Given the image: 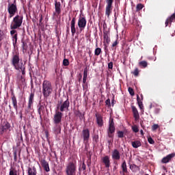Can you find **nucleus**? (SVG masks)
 <instances>
[{
    "mask_svg": "<svg viewBox=\"0 0 175 175\" xmlns=\"http://www.w3.org/2000/svg\"><path fill=\"white\" fill-rule=\"evenodd\" d=\"M53 94V85L50 81L44 80L42 83V94L44 98H48Z\"/></svg>",
    "mask_w": 175,
    "mask_h": 175,
    "instance_id": "1",
    "label": "nucleus"
},
{
    "mask_svg": "<svg viewBox=\"0 0 175 175\" xmlns=\"http://www.w3.org/2000/svg\"><path fill=\"white\" fill-rule=\"evenodd\" d=\"M77 170V162L76 160L70 161L66 167V175H76V170Z\"/></svg>",
    "mask_w": 175,
    "mask_h": 175,
    "instance_id": "2",
    "label": "nucleus"
},
{
    "mask_svg": "<svg viewBox=\"0 0 175 175\" xmlns=\"http://www.w3.org/2000/svg\"><path fill=\"white\" fill-rule=\"evenodd\" d=\"M23 17L20 15H16L15 17L13 18V20L10 25L11 29H17L23 25Z\"/></svg>",
    "mask_w": 175,
    "mask_h": 175,
    "instance_id": "3",
    "label": "nucleus"
},
{
    "mask_svg": "<svg viewBox=\"0 0 175 175\" xmlns=\"http://www.w3.org/2000/svg\"><path fill=\"white\" fill-rule=\"evenodd\" d=\"M8 12L9 13V18H12V17L14 16L16 13L18 12L17 9V3L16 0H14L13 3H9L8 5Z\"/></svg>",
    "mask_w": 175,
    "mask_h": 175,
    "instance_id": "4",
    "label": "nucleus"
},
{
    "mask_svg": "<svg viewBox=\"0 0 175 175\" xmlns=\"http://www.w3.org/2000/svg\"><path fill=\"white\" fill-rule=\"evenodd\" d=\"M70 106V102H69V99H67L64 102L62 101L58 102L57 104V109L59 110L61 113L63 111H66V110H68L69 107Z\"/></svg>",
    "mask_w": 175,
    "mask_h": 175,
    "instance_id": "5",
    "label": "nucleus"
},
{
    "mask_svg": "<svg viewBox=\"0 0 175 175\" xmlns=\"http://www.w3.org/2000/svg\"><path fill=\"white\" fill-rule=\"evenodd\" d=\"M113 2L114 0H106L105 16H107V18H110V14L113 12Z\"/></svg>",
    "mask_w": 175,
    "mask_h": 175,
    "instance_id": "6",
    "label": "nucleus"
},
{
    "mask_svg": "<svg viewBox=\"0 0 175 175\" xmlns=\"http://www.w3.org/2000/svg\"><path fill=\"white\" fill-rule=\"evenodd\" d=\"M18 64H20V53H16L12 55V64L16 70H18V68L21 65Z\"/></svg>",
    "mask_w": 175,
    "mask_h": 175,
    "instance_id": "7",
    "label": "nucleus"
},
{
    "mask_svg": "<svg viewBox=\"0 0 175 175\" xmlns=\"http://www.w3.org/2000/svg\"><path fill=\"white\" fill-rule=\"evenodd\" d=\"M86 26H87V19H85V17L80 16L78 19V27L79 29L80 33H81V32L84 31Z\"/></svg>",
    "mask_w": 175,
    "mask_h": 175,
    "instance_id": "8",
    "label": "nucleus"
},
{
    "mask_svg": "<svg viewBox=\"0 0 175 175\" xmlns=\"http://www.w3.org/2000/svg\"><path fill=\"white\" fill-rule=\"evenodd\" d=\"M116 132V126H114V119H110L109 120V125L108 129V136L110 138H113L112 133H114Z\"/></svg>",
    "mask_w": 175,
    "mask_h": 175,
    "instance_id": "9",
    "label": "nucleus"
},
{
    "mask_svg": "<svg viewBox=\"0 0 175 175\" xmlns=\"http://www.w3.org/2000/svg\"><path fill=\"white\" fill-rule=\"evenodd\" d=\"M62 116H64V113H62V112L57 111L53 117L54 124H60L61 121H62Z\"/></svg>",
    "mask_w": 175,
    "mask_h": 175,
    "instance_id": "10",
    "label": "nucleus"
},
{
    "mask_svg": "<svg viewBox=\"0 0 175 175\" xmlns=\"http://www.w3.org/2000/svg\"><path fill=\"white\" fill-rule=\"evenodd\" d=\"M82 137L84 143H88L90 140V130H88V129H84L82 131Z\"/></svg>",
    "mask_w": 175,
    "mask_h": 175,
    "instance_id": "11",
    "label": "nucleus"
},
{
    "mask_svg": "<svg viewBox=\"0 0 175 175\" xmlns=\"http://www.w3.org/2000/svg\"><path fill=\"white\" fill-rule=\"evenodd\" d=\"M11 100L12 102L13 107L17 113L18 111V106L17 105V98L16 97V95L13 92H12L11 93Z\"/></svg>",
    "mask_w": 175,
    "mask_h": 175,
    "instance_id": "12",
    "label": "nucleus"
},
{
    "mask_svg": "<svg viewBox=\"0 0 175 175\" xmlns=\"http://www.w3.org/2000/svg\"><path fill=\"white\" fill-rule=\"evenodd\" d=\"M35 98V94L31 92L29 96V101H28V110H32V106H33V99Z\"/></svg>",
    "mask_w": 175,
    "mask_h": 175,
    "instance_id": "13",
    "label": "nucleus"
},
{
    "mask_svg": "<svg viewBox=\"0 0 175 175\" xmlns=\"http://www.w3.org/2000/svg\"><path fill=\"white\" fill-rule=\"evenodd\" d=\"M70 28L72 36H75L76 33V17H73L70 22Z\"/></svg>",
    "mask_w": 175,
    "mask_h": 175,
    "instance_id": "14",
    "label": "nucleus"
},
{
    "mask_svg": "<svg viewBox=\"0 0 175 175\" xmlns=\"http://www.w3.org/2000/svg\"><path fill=\"white\" fill-rule=\"evenodd\" d=\"M131 109L133 111V118H135V121H139L140 119V115H139V111H137V108L133 105L131 106Z\"/></svg>",
    "mask_w": 175,
    "mask_h": 175,
    "instance_id": "15",
    "label": "nucleus"
},
{
    "mask_svg": "<svg viewBox=\"0 0 175 175\" xmlns=\"http://www.w3.org/2000/svg\"><path fill=\"white\" fill-rule=\"evenodd\" d=\"M121 167H122V171H120V174L126 175L128 174V173H129L128 172V167H126V161L125 160L122 162L121 165Z\"/></svg>",
    "mask_w": 175,
    "mask_h": 175,
    "instance_id": "16",
    "label": "nucleus"
},
{
    "mask_svg": "<svg viewBox=\"0 0 175 175\" xmlns=\"http://www.w3.org/2000/svg\"><path fill=\"white\" fill-rule=\"evenodd\" d=\"M95 117L96 118L97 124L99 126H103V117L99 113H95Z\"/></svg>",
    "mask_w": 175,
    "mask_h": 175,
    "instance_id": "17",
    "label": "nucleus"
},
{
    "mask_svg": "<svg viewBox=\"0 0 175 175\" xmlns=\"http://www.w3.org/2000/svg\"><path fill=\"white\" fill-rule=\"evenodd\" d=\"M174 156H175V154L172 153L163 157L161 160L162 163H169V162L172 161V159L174 158Z\"/></svg>",
    "mask_w": 175,
    "mask_h": 175,
    "instance_id": "18",
    "label": "nucleus"
},
{
    "mask_svg": "<svg viewBox=\"0 0 175 175\" xmlns=\"http://www.w3.org/2000/svg\"><path fill=\"white\" fill-rule=\"evenodd\" d=\"M61 2L57 1V0H55V11L57 14H61Z\"/></svg>",
    "mask_w": 175,
    "mask_h": 175,
    "instance_id": "19",
    "label": "nucleus"
},
{
    "mask_svg": "<svg viewBox=\"0 0 175 175\" xmlns=\"http://www.w3.org/2000/svg\"><path fill=\"white\" fill-rule=\"evenodd\" d=\"M87 77H88V68L87 67H85L84 68V71H83V88L84 90V88H85V83H87Z\"/></svg>",
    "mask_w": 175,
    "mask_h": 175,
    "instance_id": "20",
    "label": "nucleus"
},
{
    "mask_svg": "<svg viewBox=\"0 0 175 175\" xmlns=\"http://www.w3.org/2000/svg\"><path fill=\"white\" fill-rule=\"evenodd\" d=\"M121 156L120 154V151H118V150L115 149L113 152H112V159L116 160V161H119V159H120Z\"/></svg>",
    "mask_w": 175,
    "mask_h": 175,
    "instance_id": "21",
    "label": "nucleus"
},
{
    "mask_svg": "<svg viewBox=\"0 0 175 175\" xmlns=\"http://www.w3.org/2000/svg\"><path fill=\"white\" fill-rule=\"evenodd\" d=\"M41 165L45 172L50 171V167L49 166V163L47 162V161H46L45 159L41 160Z\"/></svg>",
    "mask_w": 175,
    "mask_h": 175,
    "instance_id": "22",
    "label": "nucleus"
},
{
    "mask_svg": "<svg viewBox=\"0 0 175 175\" xmlns=\"http://www.w3.org/2000/svg\"><path fill=\"white\" fill-rule=\"evenodd\" d=\"M9 128H10V124H9V122H6L3 126H2L0 128V133L1 135L3 134L4 132H6V131L8 129H9Z\"/></svg>",
    "mask_w": 175,
    "mask_h": 175,
    "instance_id": "23",
    "label": "nucleus"
},
{
    "mask_svg": "<svg viewBox=\"0 0 175 175\" xmlns=\"http://www.w3.org/2000/svg\"><path fill=\"white\" fill-rule=\"evenodd\" d=\"M102 161L105 167H110V157H109V156L103 157Z\"/></svg>",
    "mask_w": 175,
    "mask_h": 175,
    "instance_id": "24",
    "label": "nucleus"
},
{
    "mask_svg": "<svg viewBox=\"0 0 175 175\" xmlns=\"http://www.w3.org/2000/svg\"><path fill=\"white\" fill-rule=\"evenodd\" d=\"M129 169L131 170V172H133V173H137V172H139L140 170V166L137 165L136 164H130Z\"/></svg>",
    "mask_w": 175,
    "mask_h": 175,
    "instance_id": "25",
    "label": "nucleus"
},
{
    "mask_svg": "<svg viewBox=\"0 0 175 175\" xmlns=\"http://www.w3.org/2000/svg\"><path fill=\"white\" fill-rule=\"evenodd\" d=\"M27 174L28 175H36V174H38V172L36 171V167H33L31 168V167H29L28 170H27Z\"/></svg>",
    "mask_w": 175,
    "mask_h": 175,
    "instance_id": "26",
    "label": "nucleus"
},
{
    "mask_svg": "<svg viewBox=\"0 0 175 175\" xmlns=\"http://www.w3.org/2000/svg\"><path fill=\"white\" fill-rule=\"evenodd\" d=\"M38 113L40 116V118H42V113H44V105H39L38 106Z\"/></svg>",
    "mask_w": 175,
    "mask_h": 175,
    "instance_id": "27",
    "label": "nucleus"
},
{
    "mask_svg": "<svg viewBox=\"0 0 175 175\" xmlns=\"http://www.w3.org/2000/svg\"><path fill=\"white\" fill-rule=\"evenodd\" d=\"M133 148H139L142 146V142L140 141H134L131 143Z\"/></svg>",
    "mask_w": 175,
    "mask_h": 175,
    "instance_id": "28",
    "label": "nucleus"
},
{
    "mask_svg": "<svg viewBox=\"0 0 175 175\" xmlns=\"http://www.w3.org/2000/svg\"><path fill=\"white\" fill-rule=\"evenodd\" d=\"M103 38L106 43H110V37H109V33L107 31L103 32Z\"/></svg>",
    "mask_w": 175,
    "mask_h": 175,
    "instance_id": "29",
    "label": "nucleus"
},
{
    "mask_svg": "<svg viewBox=\"0 0 175 175\" xmlns=\"http://www.w3.org/2000/svg\"><path fill=\"white\" fill-rule=\"evenodd\" d=\"M22 49L23 54H25V51H27V49H28V45L27 44V42L22 41Z\"/></svg>",
    "mask_w": 175,
    "mask_h": 175,
    "instance_id": "30",
    "label": "nucleus"
},
{
    "mask_svg": "<svg viewBox=\"0 0 175 175\" xmlns=\"http://www.w3.org/2000/svg\"><path fill=\"white\" fill-rule=\"evenodd\" d=\"M17 39H18V34L17 33L12 36V41H13L14 47H16V45L17 44Z\"/></svg>",
    "mask_w": 175,
    "mask_h": 175,
    "instance_id": "31",
    "label": "nucleus"
},
{
    "mask_svg": "<svg viewBox=\"0 0 175 175\" xmlns=\"http://www.w3.org/2000/svg\"><path fill=\"white\" fill-rule=\"evenodd\" d=\"M21 70L22 75H25V66H24L23 63L21 64V66H18V70Z\"/></svg>",
    "mask_w": 175,
    "mask_h": 175,
    "instance_id": "32",
    "label": "nucleus"
},
{
    "mask_svg": "<svg viewBox=\"0 0 175 175\" xmlns=\"http://www.w3.org/2000/svg\"><path fill=\"white\" fill-rule=\"evenodd\" d=\"M9 175H17V170L13 167H11L10 169Z\"/></svg>",
    "mask_w": 175,
    "mask_h": 175,
    "instance_id": "33",
    "label": "nucleus"
},
{
    "mask_svg": "<svg viewBox=\"0 0 175 175\" xmlns=\"http://www.w3.org/2000/svg\"><path fill=\"white\" fill-rule=\"evenodd\" d=\"M87 169V166L85 165V163H84V161H83L81 164H80V167L79 169V170L80 171L81 170L85 171Z\"/></svg>",
    "mask_w": 175,
    "mask_h": 175,
    "instance_id": "34",
    "label": "nucleus"
},
{
    "mask_svg": "<svg viewBox=\"0 0 175 175\" xmlns=\"http://www.w3.org/2000/svg\"><path fill=\"white\" fill-rule=\"evenodd\" d=\"M100 53H102V49L96 48L94 51V55H100Z\"/></svg>",
    "mask_w": 175,
    "mask_h": 175,
    "instance_id": "35",
    "label": "nucleus"
},
{
    "mask_svg": "<svg viewBox=\"0 0 175 175\" xmlns=\"http://www.w3.org/2000/svg\"><path fill=\"white\" fill-rule=\"evenodd\" d=\"M143 8H144V5H143V4L142 3L137 4L136 6V12H140V10L143 9Z\"/></svg>",
    "mask_w": 175,
    "mask_h": 175,
    "instance_id": "36",
    "label": "nucleus"
},
{
    "mask_svg": "<svg viewBox=\"0 0 175 175\" xmlns=\"http://www.w3.org/2000/svg\"><path fill=\"white\" fill-rule=\"evenodd\" d=\"M148 64L146 61H142L139 62V66H143V68H147Z\"/></svg>",
    "mask_w": 175,
    "mask_h": 175,
    "instance_id": "37",
    "label": "nucleus"
},
{
    "mask_svg": "<svg viewBox=\"0 0 175 175\" xmlns=\"http://www.w3.org/2000/svg\"><path fill=\"white\" fill-rule=\"evenodd\" d=\"M132 75H134L135 77H137L139 76V68H135L134 71L131 72Z\"/></svg>",
    "mask_w": 175,
    "mask_h": 175,
    "instance_id": "38",
    "label": "nucleus"
},
{
    "mask_svg": "<svg viewBox=\"0 0 175 175\" xmlns=\"http://www.w3.org/2000/svg\"><path fill=\"white\" fill-rule=\"evenodd\" d=\"M128 91H129L130 95H131V96H135V91L133 90V88H128Z\"/></svg>",
    "mask_w": 175,
    "mask_h": 175,
    "instance_id": "39",
    "label": "nucleus"
},
{
    "mask_svg": "<svg viewBox=\"0 0 175 175\" xmlns=\"http://www.w3.org/2000/svg\"><path fill=\"white\" fill-rule=\"evenodd\" d=\"M105 105L107 106V107H111V103L110 102V98H107L106 100Z\"/></svg>",
    "mask_w": 175,
    "mask_h": 175,
    "instance_id": "40",
    "label": "nucleus"
},
{
    "mask_svg": "<svg viewBox=\"0 0 175 175\" xmlns=\"http://www.w3.org/2000/svg\"><path fill=\"white\" fill-rule=\"evenodd\" d=\"M64 66H69V60L68 59H64L63 60Z\"/></svg>",
    "mask_w": 175,
    "mask_h": 175,
    "instance_id": "41",
    "label": "nucleus"
},
{
    "mask_svg": "<svg viewBox=\"0 0 175 175\" xmlns=\"http://www.w3.org/2000/svg\"><path fill=\"white\" fill-rule=\"evenodd\" d=\"M133 131L135 132V133H137L139 132V127H137V125L132 126Z\"/></svg>",
    "mask_w": 175,
    "mask_h": 175,
    "instance_id": "42",
    "label": "nucleus"
},
{
    "mask_svg": "<svg viewBox=\"0 0 175 175\" xmlns=\"http://www.w3.org/2000/svg\"><path fill=\"white\" fill-rule=\"evenodd\" d=\"M118 137L122 139V137H124V133L123 131H118Z\"/></svg>",
    "mask_w": 175,
    "mask_h": 175,
    "instance_id": "43",
    "label": "nucleus"
},
{
    "mask_svg": "<svg viewBox=\"0 0 175 175\" xmlns=\"http://www.w3.org/2000/svg\"><path fill=\"white\" fill-rule=\"evenodd\" d=\"M148 143H150V144H154V143H155V142L151 137L148 138Z\"/></svg>",
    "mask_w": 175,
    "mask_h": 175,
    "instance_id": "44",
    "label": "nucleus"
},
{
    "mask_svg": "<svg viewBox=\"0 0 175 175\" xmlns=\"http://www.w3.org/2000/svg\"><path fill=\"white\" fill-rule=\"evenodd\" d=\"M159 128V125L158 124H153L152 126V131H157Z\"/></svg>",
    "mask_w": 175,
    "mask_h": 175,
    "instance_id": "45",
    "label": "nucleus"
},
{
    "mask_svg": "<svg viewBox=\"0 0 175 175\" xmlns=\"http://www.w3.org/2000/svg\"><path fill=\"white\" fill-rule=\"evenodd\" d=\"M75 116H79L80 118H81V117H83L84 116L81 113V112H79V111H76L75 112Z\"/></svg>",
    "mask_w": 175,
    "mask_h": 175,
    "instance_id": "46",
    "label": "nucleus"
},
{
    "mask_svg": "<svg viewBox=\"0 0 175 175\" xmlns=\"http://www.w3.org/2000/svg\"><path fill=\"white\" fill-rule=\"evenodd\" d=\"M16 33H17V30L12 29V30L10 31V35L12 36H14V35H16Z\"/></svg>",
    "mask_w": 175,
    "mask_h": 175,
    "instance_id": "47",
    "label": "nucleus"
},
{
    "mask_svg": "<svg viewBox=\"0 0 175 175\" xmlns=\"http://www.w3.org/2000/svg\"><path fill=\"white\" fill-rule=\"evenodd\" d=\"M137 104L141 110H143V109H144V106L143 105V101L141 103H138Z\"/></svg>",
    "mask_w": 175,
    "mask_h": 175,
    "instance_id": "48",
    "label": "nucleus"
},
{
    "mask_svg": "<svg viewBox=\"0 0 175 175\" xmlns=\"http://www.w3.org/2000/svg\"><path fill=\"white\" fill-rule=\"evenodd\" d=\"M93 140H94L96 142V143H97L98 140H99V135H95L93 137Z\"/></svg>",
    "mask_w": 175,
    "mask_h": 175,
    "instance_id": "49",
    "label": "nucleus"
},
{
    "mask_svg": "<svg viewBox=\"0 0 175 175\" xmlns=\"http://www.w3.org/2000/svg\"><path fill=\"white\" fill-rule=\"evenodd\" d=\"M108 68L113 69V62H111L108 64Z\"/></svg>",
    "mask_w": 175,
    "mask_h": 175,
    "instance_id": "50",
    "label": "nucleus"
},
{
    "mask_svg": "<svg viewBox=\"0 0 175 175\" xmlns=\"http://www.w3.org/2000/svg\"><path fill=\"white\" fill-rule=\"evenodd\" d=\"M137 103H142V99H140V97L139 96V95H137Z\"/></svg>",
    "mask_w": 175,
    "mask_h": 175,
    "instance_id": "51",
    "label": "nucleus"
},
{
    "mask_svg": "<svg viewBox=\"0 0 175 175\" xmlns=\"http://www.w3.org/2000/svg\"><path fill=\"white\" fill-rule=\"evenodd\" d=\"M87 165H88V167H90V166H91V159H89L88 161H87Z\"/></svg>",
    "mask_w": 175,
    "mask_h": 175,
    "instance_id": "52",
    "label": "nucleus"
},
{
    "mask_svg": "<svg viewBox=\"0 0 175 175\" xmlns=\"http://www.w3.org/2000/svg\"><path fill=\"white\" fill-rule=\"evenodd\" d=\"M118 44V42L116 40L113 44H112V47H116Z\"/></svg>",
    "mask_w": 175,
    "mask_h": 175,
    "instance_id": "53",
    "label": "nucleus"
},
{
    "mask_svg": "<svg viewBox=\"0 0 175 175\" xmlns=\"http://www.w3.org/2000/svg\"><path fill=\"white\" fill-rule=\"evenodd\" d=\"M14 160L15 162H17V153L16 152H14Z\"/></svg>",
    "mask_w": 175,
    "mask_h": 175,
    "instance_id": "54",
    "label": "nucleus"
},
{
    "mask_svg": "<svg viewBox=\"0 0 175 175\" xmlns=\"http://www.w3.org/2000/svg\"><path fill=\"white\" fill-rule=\"evenodd\" d=\"M3 36L2 35V31L0 30V42H2V39H3Z\"/></svg>",
    "mask_w": 175,
    "mask_h": 175,
    "instance_id": "55",
    "label": "nucleus"
},
{
    "mask_svg": "<svg viewBox=\"0 0 175 175\" xmlns=\"http://www.w3.org/2000/svg\"><path fill=\"white\" fill-rule=\"evenodd\" d=\"M66 33H67V35H69L70 33L69 27H67Z\"/></svg>",
    "mask_w": 175,
    "mask_h": 175,
    "instance_id": "56",
    "label": "nucleus"
},
{
    "mask_svg": "<svg viewBox=\"0 0 175 175\" xmlns=\"http://www.w3.org/2000/svg\"><path fill=\"white\" fill-rule=\"evenodd\" d=\"M154 112L156 114H158V113H159V109L158 108L155 109Z\"/></svg>",
    "mask_w": 175,
    "mask_h": 175,
    "instance_id": "57",
    "label": "nucleus"
},
{
    "mask_svg": "<svg viewBox=\"0 0 175 175\" xmlns=\"http://www.w3.org/2000/svg\"><path fill=\"white\" fill-rule=\"evenodd\" d=\"M82 77H83V75H81V74H79V81H81Z\"/></svg>",
    "mask_w": 175,
    "mask_h": 175,
    "instance_id": "58",
    "label": "nucleus"
},
{
    "mask_svg": "<svg viewBox=\"0 0 175 175\" xmlns=\"http://www.w3.org/2000/svg\"><path fill=\"white\" fill-rule=\"evenodd\" d=\"M40 16H41V17H40L39 21H40V23H42V20H43V18H42V15H40Z\"/></svg>",
    "mask_w": 175,
    "mask_h": 175,
    "instance_id": "59",
    "label": "nucleus"
},
{
    "mask_svg": "<svg viewBox=\"0 0 175 175\" xmlns=\"http://www.w3.org/2000/svg\"><path fill=\"white\" fill-rule=\"evenodd\" d=\"M111 106H112V107L114 106V99H113V100H111Z\"/></svg>",
    "mask_w": 175,
    "mask_h": 175,
    "instance_id": "60",
    "label": "nucleus"
},
{
    "mask_svg": "<svg viewBox=\"0 0 175 175\" xmlns=\"http://www.w3.org/2000/svg\"><path fill=\"white\" fill-rule=\"evenodd\" d=\"M140 133L142 135V136L144 135V133L143 132V130H140Z\"/></svg>",
    "mask_w": 175,
    "mask_h": 175,
    "instance_id": "61",
    "label": "nucleus"
},
{
    "mask_svg": "<svg viewBox=\"0 0 175 175\" xmlns=\"http://www.w3.org/2000/svg\"><path fill=\"white\" fill-rule=\"evenodd\" d=\"M9 109H10V110L12 109V105H9Z\"/></svg>",
    "mask_w": 175,
    "mask_h": 175,
    "instance_id": "62",
    "label": "nucleus"
},
{
    "mask_svg": "<svg viewBox=\"0 0 175 175\" xmlns=\"http://www.w3.org/2000/svg\"><path fill=\"white\" fill-rule=\"evenodd\" d=\"M141 100H143V94H141Z\"/></svg>",
    "mask_w": 175,
    "mask_h": 175,
    "instance_id": "63",
    "label": "nucleus"
},
{
    "mask_svg": "<svg viewBox=\"0 0 175 175\" xmlns=\"http://www.w3.org/2000/svg\"><path fill=\"white\" fill-rule=\"evenodd\" d=\"M116 2H119L120 3V0H116Z\"/></svg>",
    "mask_w": 175,
    "mask_h": 175,
    "instance_id": "64",
    "label": "nucleus"
}]
</instances>
